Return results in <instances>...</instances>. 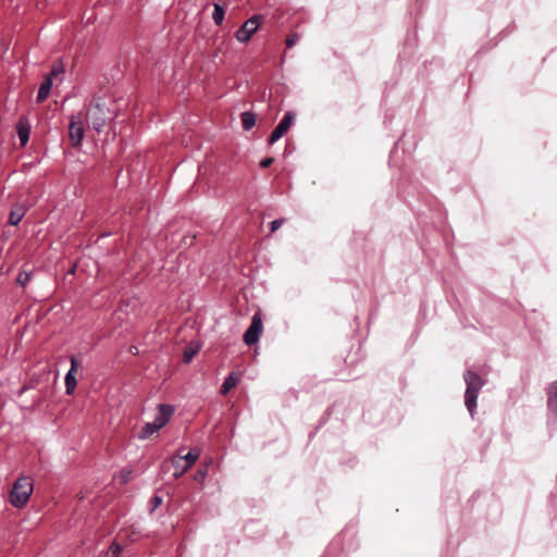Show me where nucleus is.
I'll use <instances>...</instances> for the list:
<instances>
[{"label":"nucleus","instance_id":"f257e3e1","mask_svg":"<svg viewBox=\"0 0 557 557\" xmlns=\"http://www.w3.org/2000/svg\"><path fill=\"white\" fill-rule=\"evenodd\" d=\"M34 486L33 481L28 476H22L18 478L11 490L10 493V503L15 508H22L26 505L28 502L32 493H33Z\"/></svg>","mask_w":557,"mask_h":557},{"label":"nucleus","instance_id":"f03ea898","mask_svg":"<svg viewBox=\"0 0 557 557\" xmlns=\"http://www.w3.org/2000/svg\"><path fill=\"white\" fill-rule=\"evenodd\" d=\"M465 381L467 384L465 404L470 413L473 414V411L476 407V398L484 382L479 374L470 370L465 373Z\"/></svg>","mask_w":557,"mask_h":557},{"label":"nucleus","instance_id":"7ed1b4c3","mask_svg":"<svg viewBox=\"0 0 557 557\" xmlns=\"http://www.w3.org/2000/svg\"><path fill=\"white\" fill-rule=\"evenodd\" d=\"M87 119L91 125V127L97 132L101 133L108 121L113 120L112 112L104 104L99 101H95L91 103L90 109L87 114Z\"/></svg>","mask_w":557,"mask_h":557},{"label":"nucleus","instance_id":"20e7f679","mask_svg":"<svg viewBox=\"0 0 557 557\" xmlns=\"http://www.w3.org/2000/svg\"><path fill=\"white\" fill-rule=\"evenodd\" d=\"M260 16L255 15L251 18L247 20L242 27L236 32V39L239 42H247L251 36L258 30L260 25Z\"/></svg>","mask_w":557,"mask_h":557},{"label":"nucleus","instance_id":"39448f33","mask_svg":"<svg viewBox=\"0 0 557 557\" xmlns=\"http://www.w3.org/2000/svg\"><path fill=\"white\" fill-rule=\"evenodd\" d=\"M262 332V320L259 312L255 313L251 319V324L244 334V342L247 345H253L258 342Z\"/></svg>","mask_w":557,"mask_h":557},{"label":"nucleus","instance_id":"423d86ee","mask_svg":"<svg viewBox=\"0 0 557 557\" xmlns=\"http://www.w3.org/2000/svg\"><path fill=\"white\" fill-rule=\"evenodd\" d=\"M295 120V114L293 112H287L282 121L278 123V125L274 128V131L271 133L269 137V144L273 145L275 141H277L281 137H283L290 126L293 125Z\"/></svg>","mask_w":557,"mask_h":557},{"label":"nucleus","instance_id":"0eeeda50","mask_svg":"<svg viewBox=\"0 0 557 557\" xmlns=\"http://www.w3.org/2000/svg\"><path fill=\"white\" fill-rule=\"evenodd\" d=\"M84 134V126L81 123L74 121V119H72L69 126V137L71 140V145L75 148L79 147L82 145Z\"/></svg>","mask_w":557,"mask_h":557},{"label":"nucleus","instance_id":"6e6552de","mask_svg":"<svg viewBox=\"0 0 557 557\" xmlns=\"http://www.w3.org/2000/svg\"><path fill=\"white\" fill-rule=\"evenodd\" d=\"M158 413L154 417V420L152 421L157 426H159V430L162 429L171 419L174 407L171 405L160 404L158 406Z\"/></svg>","mask_w":557,"mask_h":557},{"label":"nucleus","instance_id":"1a4fd4ad","mask_svg":"<svg viewBox=\"0 0 557 557\" xmlns=\"http://www.w3.org/2000/svg\"><path fill=\"white\" fill-rule=\"evenodd\" d=\"M78 366L79 362L77 358L75 356H71V368L65 375V388L67 395H71L76 387L77 381L75 377V373L77 371Z\"/></svg>","mask_w":557,"mask_h":557},{"label":"nucleus","instance_id":"9d476101","mask_svg":"<svg viewBox=\"0 0 557 557\" xmlns=\"http://www.w3.org/2000/svg\"><path fill=\"white\" fill-rule=\"evenodd\" d=\"M16 132L21 141V146L24 147L29 140L30 123L27 116L22 115L16 123Z\"/></svg>","mask_w":557,"mask_h":557},{"label":"nucleus","instance_id":"9b49d317","mask_svg":"<svg viewBox=\"0 0 557 557\" xmlns=\"http://www.w3.org/2000/svg\"><path fill=\"white\" fill-rule=\"evenodd\" d=\"M27 208L22 203H15L12 206L8 223L12 226L17 225L25 216Z\"/></svg>","mask_w":557,"mask_h":557},{"label":"nucleus","instance_id":"f8f14e48","mask_svg":"<svg viewBox=\"0 0 557 557\" xmlns=\"http://www.w3.org/2000/svg\"><path fill=\"white\" fill-rule=\"evenodd\" d=\"M170 462L174 469L173 476L175 479L181 478L190 469V467H187V463L184 462L183 458L181 457V453L172 456Z\"/></svg>","mask_w":557,"mask_h":557},{"label":"nucleus","instance_id":"ddd939ff","mask_svg":"<svg viewBox=\"0 0 557 557\" xmlns=\"http://www.w3.org/2000/svg\"><path fill=\"white\" fill-rule=\"evenodd\" d=\"M52 83H53V81L51 79V77L45 76L42 83L39 86L37 98H36V101L38 103L45 101L48 98V96L50 95L51 88H52Z\"/></svg>","mask_w":557,"mask_h":557},{"label":"nucleus","instance_id":"4468645a","mask_svg":"<svg viewBox=\"0 0 557 557\" xmlns=\"http://www.w3.org/2000/svg\"><path fill=\"white\" fill-rule=\"evenodd\" d=\"M242 125L245 131L251 129L256 125L257 116L251 111H246L240 114Z\"/></svg>","mask_w":557,"mask_h":557},{"label":"nucleus","instance_id":"2eb2a0df","mask_svg":"<svg viewBox=\"0 0 557 557\" xmlns=\"http://www.w3.org/2000/svg\"><path fill=\"white\" fill-rule=\"evenodd\" d=\"M239 382V376L236 373H231L224 381L221 387V394L226 395L232 388H234Z\"/></svg>","mask_w":557,"mask_h":557},{"label":"nucleus","instance_id":"dca6fc26","mask_svg":"<svg viewBox=\"0 0 557 557\" xmlns=\"http://www.w3.org/2000/svg\"><path fill=\"white\" fill-rule=\"evenodd\" d=\"M200 349V346L199 344H194V343H190L188 346L185 347L184 349V352H183V361L185 363H189L193 358L197 355V352L199 351Z\"/></svg>","mask_w":557,"mask_h":557},{"label":"nucleus","instance_id":"f3484780","mask_svg":"<svg viewBox=\"0 0 557 557\" xmlns=\"http://www.w3.org/2000/svg\"><path fill=\"white\" fill-rule=\"evenodd\" d=\"M181 457L183 458L184 462L187 463V467L191 468L194 466V463L200 457V449L197 447H194L187 454H185V455L181 454Z\"/></svg>","mask_w":557,"mask_h":557},{"label":"nucleus","instance_id":"a211bd4d","mask_svg":"<svg viewBox=\"0 0 557 557\" xmlns=\"http://www.w3.org/2000/svg\"><path fill=\"white\" fill-rule=\"evenodd\" d=\"M158 431L159 426H157L153 422H147L138 433V438L146 440Z\"/></svg>","mask_w":557,"mask_h":557},{"label":"nucleus","instance_id":"6ab92c4d","mask_svg":"<svg viewBox=\"0 0 557 557\" xmlns=\"http://www.w3.org/2000/svg\"><path fill=\"white\" fill-rule=\"evenodd\" d=\"M63 72H64V65H63L62 61L57 60L55 62H53L50 73L47 74L46 76L51 77V79L53 81V77L63 74Z\"/></svg>","mask_w":557,"mask_h":557},{"label":"nucleus","instance_id":"aec40b11","mask_svg":"<svg viewBox=\"0 0 557 557\" xmlns=\"http://www.w3.org/2000/svg\"><path fill=\"white\" fill-rule=\"evenodd\" d=\"M224 14H225L224 9L220 4L215 3L214 10L212 13V18L214 20L216 25L222 24V22L224 20Z\"/></svg>","mask_w":557,"mask_h":557},{"label":"nucleus","instance_id":"412c9836","mask_svg":"<svg viewBox=\"0 0 557 557\" xmlns=\"http://www.w3.org/2000/svg\"><path fill=\"white\" fill-rule=\"evenodd\" d=\"M29 281H30V273L25 272V271L20 272L16 277V283L23 287L26 286Z\"/></svg>","mask_w":557,"mask_h":557},{"label":"nucleus","instance_id":"4be33fe9","mask_svg":"<svg viewBox=\"0 0 557 557\" xmlns=\"http://www.w3.org/2000/svg\"><path fill=\"white\" fill-rule=\"evenodd\" d=\"M203 467L206 469H208L209 465L208 463H203ZM206 475H207V470H203V469H199L195 475H194V480L203 484L205 480H206Z\"/></svg>","mask_w":557,"mask_h":557},{"label":"nucleus","instance_id":"5701e85b","mask_svg":"<svg viewBox=\"0 0 557 557\" xmlns=\"http://www.w3.org/2000/svg\"><path fill=\"white\" fill-rule=\"evenodd\" d=\"M553 401H555L557 406V381L550 386L548 404H552Z\"/></svg>","mask_w":557,"mask_h":557},{"label":"nucleus","instance_id":"b1692460","mask_svg":"<svg viewBox=\"0 0 557 557\" xmlns=\"http://www.w3.org/2000/svg\"><path fill=\"white\" fill-rule=\"evenodd\" d=\"M122 550V546L119 544H112L109 548L108 556L109 557H119Z\"/></svg>","mask_w":557,"mask_h":557},{"label":"nucleus","instance_id":"393cba45","mask_svg":"<svg viewBox=\"0 0 557 557\" xmlns=\"http://www.w3.org/2000/svg\"><path fill=\"white\" fill-rule=\"evenodd\" d=\"M162 504V497L154 495L150 499V512H153Z\"/></svg>","mask_w":557,"mask_h":557},{"label":"nucleus","instance_id":"a878e982","mask_svg":"<svg viewBox=\"0 0 557 557\" xmlns=\"http://www.w3.org/2000/svg\"><path fill=\"white\" fill-rule=\"evenodd\" d=\"M298 40H299V36L297 34L288 35L287 38H286V41H285L287 48L294 47L297 44Z\"/></svg>","mask_w":557,"mask_h":557},{"label":"nucleus","instance_id":"bb28decb","mask_svg":"<svg viewBox=\"0 0 557 557\" xmlns=\"http://www.w3.org/2000/svg\"><path fill=\"white\" fill-rule=\"evenodd\" d=\"M283 223H284V219H277V220H274L273 222H271V233L278 230L283 225Z\"/></svg>","mask_w":557,"mask_h":557},{"label":"nucleus","instance_id":"cd10ccee","mask_svg":"<svg viewBox=\"0 0 557 557\" xmlns=\"http://www.w3.org/2000/svg\"><path fill=\"white\" fill-rule=\"evenodd\" d=\"M273 162H274V158L269 157V158L261 160L260 166L267 169V168L271 166L273 164Z\"/></svg>","mask_w":557,"mask_h":557},{"label":"nucleus","instance_id":"c85d7f7f","mask_svg":"<svg viewBox=\"0 0 557 557\" xmlns=\"http://www.w3.org/2000/svg\"><path fill=\"white\" fill-rule=\"evenodd\" d=\"M131 473H132L131 471H127V472L123 471L122 472V474H121L122 483H127L128 482Z\"/></svg>","mask_w":557,"mask_h":557}]
</instances>
